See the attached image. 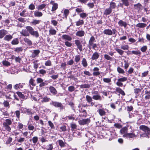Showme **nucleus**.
<instances>
[{
    "label": "nucleus",
    "instance_id": "1",
    "mask_svg": "<svg viewBox=\"0 0 150 150\" xmlns=\"http://www.w3.org/2000/svg\"><path fill=\"white\" fill-rule=\"evenodd\" d=\"M50 105H52L56 108H58L60 111H62L65 109V106L60 102L51 101Z\"/></svg>",
    "mask_w": 150,
    "mask_h": 150
},
{
    "label": "nucleus",
    "instance_id": "2",
    "mask_svg": "<svg viewBox=\"0 0 150 150\" xmlns=\"http://www.w3.org/2000/svg\"><path fill=\"white\" fill-rule=\"evenodd\" d=\"M140 129L144 131L145 133L141 135V137H144L150 134V128L147 126L142 125L140 126Z\"/></svg>",
    "mask_w": 150,
    "mask_h": 150
},
{
    "label": "nucleus",
    "instance_id": "3",
    "mask_svg": "<svg viewBox=\"0 0 150 150\" xmlns=\"http://www.w3.org/2000/svg\"><path fill=\"white\" fill-rule=\"evenodd\" d=\"M12 123V122L11 120L6 119L5 120V122L3 124V127L6 130L9 132H10L11 129L9 125H11Z\"/></svg>",
    "mask_w": 150,
    "mask_h": 150
},
{
    "label": "nucleus",
    "instance_id": "4",
    "mask_svg": "<svg viewBox=\"0 0 150 150\" xmlns=\"http://www.w3.org/2000/svg\"><path fill=\"white\" fill-rule=\"evenodd\" d=\"M117 31L115 29H113L112 30L110 29H105L103 31V33L104 34L107 35H111L112 34L116 35Z\"/></svg>",
    "mask_w": 150,
    "mask_h": 150
},
{
    "label": "nucleus",
    "instance_id": "5",
    "mask_svg": "<svg viewBox=\"0 0 150 150\" xmlns=\"http://www.w3.org/2000/svg\"><path fill=\"white\" fill-rule=\"evenodd\" d=\"M31 26H28L25 27V29H23L21 32V34L23 36L27 37L30 35Z\"/></svg>",
    "mask_w": 150,
    "mask_h": 150
},
{
    "label": "nucleus",
    "instance_id": "6",
    "mask_svg": "<svg viewBox=\"0 0 150 150\" xmlns=\"http://www.w3.org/2000/svg\"><path fill=\"white\" fill-rule=\"evenodd\" d=\"M91 122L89 118H86L79 120L78 121L79 124L81 125H88Z\"/></svg>",
    "mask_w": 150,
    "mask_h": 150
},
{
    "label": "nucleus",
    "instance_id": "7",
    "mask_svg": "<svg viewBox=\"0 0 150 150\" xmlns=\"http://www.w3.org/2000/svg\"><path fill=\"white\" fill-rule=\"evenodd\" d=\"M30 35L36 38H38L39 36V33L38 31L34 30V28L31 26Z\"/></svg>",
    "mask_w": 150,
    "mask_h": 150
},
{
    "label": "nucleus",
    "instance_id": "8",
    "mask_svg": "<svg viewBox=\"0 0 150 150\" xmlns=\"http://www.w3.org/2000/svg\"><path fill=\"white\" fill-rule=\"evenodd\" d=\"M129 0H121L122 2V3H119L117 6L118 7L119 6H121L122 8L123 7V5L126 6H128L129 5Z\"/></svg>",
    "mask_w": 150,
    "mask_h": 150
},
{
    "label": "nucleus",
    "instance_id": "9",
    "mask_svg": "<svg viewBox=\"0 0 150 150\" xmlns=\"http://www.w3.org/2000/svg\"><path fill=\"white\" fill-rule=\"evenodd\" d=\"M75 43L80 51H82L83 50L82 46L80 41L79 40H75Z\"/></svg>",
    "mask_w": 150,
    "mask_h": 150
},
{
    "label": "nucleus",
    "instance_id": "10",
    "mask_svg": "<svg viewBox=\"0 0 150 150\" xmlns=\"http://www.w3.org/2000/svg\"><path fill=\"white\" fill-rule=\"evenodd\" d=\"M123 136L127 138H132L136 137V135L134 133H129L127 134H125Z\"/></svg>",
    "mask_w": 150,
    "mask_h": 150
},
{
    "label": "nucleus",
    "instance_id": "11",
    "mask_svg": "<svg viewBox=\"0 0 150 150\" xmlns=\"http://www.w3.org/2000/svg\"><path fill=\"white\" fill-rule=\"evenodd\" d=\"M32 51L31 56L33 58L37 56L40 52V51L38 50H33Z\"/></svg>",
    "mask_w": 150,
    "mask_h": 150
},
{
    "label": "nucleus",
    "instance_id": "12",
    "mask_svg": "<svg viewBox=\"0 0 150 150\" xmlns=\"http://www.w3.org/2000/svg\"><path fill=\"white\" fill-rule=\"evenodd\" d=\"M9 92V93L6 95L5 96L7 99H12L13 96H15V93L11 91Z\"/></svg>",
    "mask_w": 150,
    "mask_h": 150
},
{
    "label": "nucleus",
    "instance_id": "13",
    "mask_svg": "<svg viewBox=\"0 0 150 150\" xmlns=\"http://www.w3.org/2000/svg\"><path fill=\"white\" fill-rule=\"evenodd\" d=\"M57 142L58 143L59 145L61 148L65 147L66 146V143L64 141L62 140L59 139L57 141Z\"/></svg>",
    "mask_w": 150,
    "mask_h": 150
},
{
    "label": "nucleus",
    "instance_id": "14",
    "mask_svg": "<svg viewBox=\"0 0 150 150\" xmlns=\"http://www.w3.org/2000/svg\"><path fill=\"white\" fill-rule=\"evenodd\" d=\"M62 38L63 40H65L68 41H71L72 38L68 35H63L62 36Z\"/></svg>",
    "mask_w": 150,
    "mask_h": 150
},
{
    "label": "nucleus",
    "instance_id": "15",
    "mask_svg": "<svg viewBox=\"0 0 150 150\" xmlns=\"http://www.w3.org/2000/svg\"><path fill=\"white\" fill-rule=\"evenodd\" d=\"M99 57V54L97 52H95L92 54L91 59L93 60L97 59Z\"/></svg>",
    "mask_w": 150,
    "mask_h": 150
},
{
    "label": "nucleus",
    "instance_id": "16",
    "mask_svg": "<svg viewBox=\"0 0 150 150\" xmlns=\"http://www.w3.org/2000/svg\"><path fill=\"white\" fill-rule=\"evenodd\" d=\"M35 80L31 78L29 80V85L30 86V88L32 90L33 88V87L35 86V83H34Z\"/></svg>",
    "mask_w": 150,
    "mask_h": 150
},
{
    "label": "nucleus",
    "instance_id": "17",
    "mask_svg": "<svg viewBox=\"0 0 150 150\" xmlns=\"http://www.w3.org/2000/svg\"><path fill=\"white\" fill-rule=\"evenodd\" d=\"M50 4L52 5L51 11H54L57 10L58 8V4L57 3H55L54 1H51Z\"/></svg>",
    "mask_w": 150,
    "mask_h": 150
},
{
    "label": "nucleus",
    "instance_id": "18",
    "mask_svg": "<svg viewBox=\"0 0 150 150\" xmlns=\"http://www.w3.org/2000/svg\"><path fill=\"white\" fill-rule=\"evenodd\" d=\"M112 10L111 8H107L105 9L103 13V14L105 15H109L112 12Z\"/></svg>",
    "mask_w": 150,
    "mask_h": 150
},
{
    "label": "nucleus",
    "instance_id": "19",
    "mask_svg": "<svg viewBox=\"0 0 150 150\" xmlns=\"http://www.w3.org/2000/svg\"><path fill=\"white\" fill-rule=\"evenodd\" d=\"M49 89L51 93H52L53 95H55L57 92L55 88L53 86H50Z\"/></svg>",
    "mask_w": 150,
    "mask_h": 150
},
{
    "label": "nucleus",
    "instance_id": "20",
    "mask_svg": "<svg viewBox=\"0 0 150 150\" xmlns=\"http://www.w3.org/2000/svg\"><path fill=\"white\" fill-rule=\"evenodd\" d=\"M85 34V32L83 30H79L76 32V36L79 37H82Z\"/></svg>",
    "mask_w": 150,
    "mask_h": 150
},
{
    "label": "nucleus",
    "instance_id": "21",
    "mask_svg": "<svg viewBox=\"0 0 150 150\" xmlns=\"http://www.w3.org/2000/svg\"><path fill=\"white\" fill-rule=\"evenodd\" d=\"M13 38V35H11L9 34L6 35L4 38V40L5 41L9 42Z\"/></svg>",
    "mask_w": 150,
    "mask_h": 150
},
{
    "label": "nucleus",
    "instance_id": "22",
    "mask_svg": "<svg viewBox=\"0 0 150 150\" xmlns=\"http://www.w3.org/2000/svg\"><path fill=\"white\" fill-rule=\"evenodd\" d=\"M7 31L4 30L2 29L0 30V38H2L7 34Z\"/></svg>",
    "mask_w": 150,
    "mask_h": 150
},
{
    "label": "nucleus",
    "instance_id": "23",
    "mask_svg": "<svg viewBox=\"0 0 150 150\" xmlns=\"http://www.w3.org/2000/svg\"><path fill=\"white\" fill-rule=\"evenodd\" d=\"M68 77L74 81H76L78 80L77 78L75 77L72 74V71L69 72L68 73Z\"/></svg>",
    "mask_w": 150,
    "mask_h": 150
},
{
    "label": "nucleus",
    "instance_id": "24",
    "mask_svg": "<svg viewBox=\"0 0 150 150\" xmlns=\"http://www.w3.org/2000/svg\"><path fill=\"white\" fill-rule=\"evenodd\" d=\"M118 24L121 27H124L126 28L127 25V23L125 21H124L122 20H120L119 21Z\"/></svg>",
    "mask_w": 150,
    "mask_h": 150
},
{
    "label": "nucleus",
    "instance_id": "25",
    "mask_svg": "<svg viewBox=\"0 0 150 150\" xmlns=\"http://www.w3.org/2000/svg\"><path fill=\"white\" fill-rule=\"evenodd\" d=\"M51 100V99L47 96L44 97L42 98V100L41 101L42 103H46L49 102Z\"/></svg>",
    "mask_w": 150,
    "mask_h": 150
},
{
    "label": "nucleus",
    "instance_id": "26",
    "mask_svg": "<svg viewBox=\"0 0 150 150\" xmlns=\"http://www.w3.org/2000/svg\"><path fill=\"white\" fill-rule=\"evenodd\" d=\"M130 53V54H134L136 55H138L140 56L141 54V52L138 50H137L136 51L133 50L131 51H129Z\"/></svg>",
    "mask_w": 150,
    "mask_h": 150
},
{
    "label": "nucleus",
    "instance_id": "27",
    "mask_svg": "<svg viewBox=\"0 0 150 150\" xmlns=\"http://www.w3.org/2000/svg\"><path fill=\"white\" fill-rule=\"evenodd\" d=\"M42 13L41 12L38 11H34V15L36 17H40L42 16Z\"/></svg>",
    "mask_w": 150,
    "mask_h": 150
},
{
    "label": "nucleus",
    "instance_id": "28",
    "mask_svg": "<svg viewBox=\"0 0 150 150\" xmlns=\"http://www.w3.org/2000/svg\"><path fill=\"white\" fill-rule=\"evenodd\" d=\"M41 21L40 20H37L36 19H33L32 21L30 22V23L34 25L39 24L41 22Z\"/></svg>",
    "mask_w": 150,
    "mask_h": 150
},
{
    "label": "nucleus",
    "instance_id": "29",
    "mask_svg": "<svg viewBox=\"0 0 150 150\" xmlns=\"http://www.w3.org/2000/svg\"><path fill=\"white\" fill-rule=\"evenodd\" d=\"M23 84L19 83L18 84H16L14 86V88L16 90L18 89H20L23 88Z\"/></svg>",
    "mask_w": 150,
    "mask_h": 150
},
{
    "label": "nucleus",
    "instance_id": "30",
    "mask_svg": "<svg viewBox=\"0 0 150 150\" xmlns=\"http://www.w3.org/2000/svg\"><path fill=\"white\" fill-rule=\"evenodd\" d=\"M24 41L25 43L27 44L28 45L31 46L32 45V42L28 38H25L24 39Z\"/></svg>",
    "mask_w": 150,
    "mask_h": 150
},
{
    "label": "nucleus",
    "instance_id": "31",
    "mask_svg": "<svg viewBox=\"0 0 150 150\" xmlns=\"http://www.w3.org/2000/svg\"><path fill=\"white\" fill-rule=\"evenodd\" d=\"M19 42V40L17 38H14L11 42V44L13 45H17Z\"/></svg>",
    "mask_w": 150,
    "mask_h": 150
},
{
    "label": "nucleus",
    "instance_id": "32",
    "mask_svg": "<svg viewBox=\"0 0 150 150\" xmlns=\"http://www.w3.org/2000/svg\"><path fill=\"white\" fill-rule=\"evenodd\" d=\"M109 8H110L112 10L113 9H115L116 7V5L115 2L111 1L110 3Z\"/></svg>",
    "mask_w": 150,
    "mask_h": 150
},
{
    "label": "nucleus",
    "instance_id": "33",
    "mask_svg": "<svg viewBox=\"0 0 150 150\" xmlns=\"http://www.w3.org/2000/svg\"><path fill=\"white\" fill-rule=\"evenodd\" d=\"M49 83L48 81L45 80L44 81H43L39 85V87L40 88L42 87L45 86L47 85Z\"/></svg>",
    "mask_w": 150,
    "mask_h": 150
},
{
    "label": "nucleus",
    "instance_id": "34",
    "mask_svg": "<svg viewBox=\"0 0 150 150\" xmlns=\"http://www.w3.org/2000/svg\"><path fill=\"white\" fill-rule=\"evenodd\" d=\"M38 60H34L33 61V67L35 69V71H36L37 68L38 67V65L40 64L37 63Z\"/></svg>",
    "mask_w": 150,
    "mask_h": 150
},
{
    "label": "nucleus",
    "instance_id": "35",
    "mask_svg": "<svg viewBox=\"0 0 150 150\" xmlns=\"http://www.w3.org/2000/svg\"><path fill=\"white\" fill-rule=\"evenodd\" d=\"M145 95L146 96L145 97V98L146 99H150V91H148L146 90L145 91Z\"/></svg>",
    "mask_w": 150,
    "mask_h": 150
},
{
    "label": "nucleus",
    "instance_id": "36",
    "mask_svg": "<svg viewBox=\"0 0 150 150\" xmlns=\"http://www.w3.org/2000/svg\"><path fill=\"white\" fill-rule=\"evenodd\" d=\"M92 98L93 99L96 100H102L101 96L99 95V94L97 95H93L92 96Z\"/></svg>",
    "mask_w": 150,
    "mask_h": 150
},
{
    "label": "nucleus",
    "instance_id": "37",
    "mask_svg": "<svg viewBox=\"0 0 150 150\" xmlns=\"http://www.w3.org/2000/svg\"><path fill=\"white\" fill-rule=\"evenodd\" d=\"M68 118L69 120H77L78 119V118L76 117V115L74 114L68 116Z\"/></svg>",
    "mask_w": 150,
    "mask_h": 150
},
{
    "label": "nucleus",
    "instance_id": "38",
    "mask_svg": "<svg viewBox=\"0 0 150 150\" xmlns=\"http://www.w3.org/2000/svg\"><path fill=\"white\" fill-rule=\"evenodd\" d=\"M81 64L83 66L85 67H86L88 66V64L87 63L86 59L85 58H83L82 59L81 61Z\"/></svg>",
    "mask_w": 150,
    "mask_h": 150
},
{
    "label": "nucleus",
    "instance_id": "39",
    "mask_svg": "<svg viewBox=\"0 0 150 150\" xmlns=\"http://www.w3.org/2000/svg\"><path fill=\"white\" fill-rule=\"evenodd\" d=\"M146 26V24L142 23H139L136 25V27L142 28H144Z\"/></svg>",
    "mask_w": 150,
    "mask_h": 150
},
{
    "label": "nucleus",
    "instance_id": "40",
    "mask_svg": "<svg viewBox=\"0 0 150 150\" xmlns=\"http://www.w3.org/2000/svg\"><path fill=\"white\" fill-rule=\"evenodd\" d=\"M97 112L101 116L104 115L106 113L104 110V109H99L98 110Z\"/></svg>",
    "mask_w": 150,
    "mask_h": 150
},
{
    "label": "nucleus",
    "instance_id": "41",
    "mask_svg": "<svg viewBox=\"0 0 150 150\" xmlns=\"http://www.w3.org/2000/svg\"><path fill=\"white\" fill-rule=\"evenodd\" d=\"M104 58L106 60L111 61H112L113 60V57H110L107 54H105L104 55Z\"/></svg>",
    "mask_w": 150,
    "mask_h": 150
},
{
    "label": "nucleus",
    "instance_id": "42",
    "mask_svg": "<svg viewBox=\"0 0 150 150\" xmlns=\"http://www.w3.org/2000/svg\"><path fill=\"white\" fill-rule=\"evenodd\" d=\"M81 60V56L80 55L77 54L74 56V61L76 63H78Z\"/></svg>",
    "mask_w": 150,
    "mask_h": 150
},
{
    "label": "nucleus",
    "instance_id": "43",
    "mask_svg": "<svg viewBox=\"0 0 150 150\" xmlns=\"http://www.w3.org/2000/svg\"><path fill=\"white\" fill-rule=\"evenodd\" d=\"M69 13V11L68 9H65L64 12V13L63 15V18H67L68 15Z\"/></svg>",
    "mask_w": 150,
    "mask_h": 150
},
{
    "label": "nucleus",
    "instance_id": "44",
    "mask_svg": "<svg viewBox=\"0 0 150 150\" xmlns=\"http://www.w3.org/2000/svg\"><path fill=\"white\" fill-rule=\"evenodd\" d=\"M49 34L54 35L56 34V31L53 28H50L49 30Z\"/></svg>",
    "mask_w": 150,
    "mask_h": 150
},
{
    "label": "nucleus",
    "instance_id": "45",
    "mask_svg": "<svg viewBox=\"0 0 150 150\" xmlns=\"http://www.w3.org/2000/svg\"><path fill=\"white\" fill-rule=\"evenodd\" d=\"M70 125L71 128V130H72V132L75 131V130L76 129L77 126L75 124L72 123Z\"/></svg>",
    "mask_w": 150,
    "mask_h": 150
},
{
    "label": "nucleus",
    "instance_id": "46",
    "mask_svg": "<svg viewBox=\"0 0 150 150\" xmlns=\"http://www.w3.org/2000/svg\"><path fill=\"white\" fill-rule=\"evenodd\" d=\"M23 50V49L22 47H17L14 50V51L19 53L20 52H21Z\"/></svg>",
    "mask_w": 150,
    "mask_h": 150
},
{
    "label": "nucleus",
    "instance_id": "47",
    "mask_svg": "<svg viewBox=\"0 0 150 150\" xmlns=\"http://www.w3.org/2000/svg\"><path fill=\"white\" fill-rule=\"evenodd\" d=\"M86 100L88 103H90L92 101L93 98L90 96L87 95L86 96Z\"/></svg>",
    "mask_w": 150,
    "mask_h": 150
},
{
    "label": "nucleus",
    "instance_id": "48",
    "mask_svg": "<svg viewBox=\"0 0 150 150\" xmlns=\"http://www.w3.org/2000/svg\"><path fill=\"white\" fill-rule=\"evenodd\" d=\"M84 24V21L82 20H79L78 21L76 22V25L77 26H79L82 25Z\"/></svg>",
    "mask_w": 150,
    "mask_h": 150
},
{
    "label": "nucleus",
    "instance_id": "49",
    "mask_svg": "<svg viewBox=\"0 0 150 150\" xmlns=\"http://www.w3.org/2000/svg\"><path fill=\"white\" fill-rule=\"evenodd\" d=\"M90 86L89 84H84L80 86V88H89Z\"/></svg>",
    "mask_w": 150,
    "mask_h": 150
},
{
    "label": "nucleus",
    "instance_id": "50",
    "mask_svg": "<svg viewBox=\"0 0 150 150\" xmlns=\"http://www.w3.org/2000/svg\"><path fill=\"white\" fill-rule=\"evenodd\" d=\"M26 113L28 115H32L34 113L33 111V110L31 109H27Z\"/></svg>",
    "mask_w": 150,
    "mask_h": 150
},
{
    "label": "nucleus",
    "instance_id": "51",
    "mask_svg": "<svg viewBox=\"0 0 150 150\" xmlns=\"http://www.w3.org/2000/svg\"><path fill=\"white\" fill-rule=\"evenodd\" d=\"M127 128L126 127L122 128L120 130V132L122 134H125L127 132Z\"/></svg>",
    "mask_w": 150,
    "mask_h": 150
},
{
    "label": "nucleus",
    "instance_id": "52",
    "mask_svg": "<svg viewBox=\"0 0 150 150\" xmlns=\"http://www.w3.org/2000/svg\"><path fill=\"white\" fill-rule=\"evenodd\" d=\"M16 93L20 98L23 99H25V96L23 94H22V93L18 91L16 92Z\"/></svg>",
    "mask_w": 150,
    "mask_h": 150
},
{
    "label": "nucleus",
    "instance_id": "53",
    "mask_svg": "<svg viewBox=\"0 0 150 150\" xmlns=\"http://www.w3.org/2000/svg\"><path fill=\"white\" fill-rule=\"evenodd\" d=\"M47 147L45 149L46 150H52L53 149V146L52 144H49L47 146Z\"/></svg>",
    "mask_w": 150,
    "mask_h": 150
},
{
    "label": "nucleus",
    "instance_id": "54",
    "mask_svg": "<svg viewBox=\"0 0 150 150\" xmlns=\"http://www.w3.org/2000/svg\"><path fill=\"white\" fill-rule=\"evenodd\" d=\"M46 5L45 4H42L38 6L37 7V9L38 10H40L45 8Z\"/></svg>",
    "mask_w": 150,
    "mask_h": 150
},
{
    "label": "nucleus",
    "instance_id": "55",
    "mask_svg": "<svg viewBox=\"0 0 150 150\" xmlns=\"http://www.w3.org/2000/svg\"><path fill=\"white\" fill-rule=\"evenodd\" d=\"M69 105H70L71 106V108L72 110H74V111L75 112H78L77 111V109L76 110L74 108V104L72 103V102H70L69 103Z\"/></svg>",
    "mask_w": 150,
    "mask_h": 150
},
{
    "label": "nucleus",
    "instance_id": "56",
    "mask_svg": "<svg viewBox=\"0 0 150 150\" xmlns=\"http://www.w3.org/2000/svg\"><path fill=\"white\" fill-rule=\"evenodd\" d=\"M38 137L35 136L33 137L32 138V141L33 143L35 144L38 140Z\"/></svg>",
    "mask_w": 150,
    "mask_h": 150
},
{
    "label": "nucleus",
    "instance_id": "57",
    "mask_svg": "<svg viewBox=\"0 0 150 150\" xmlns=\"http://www.w3.org/2000/svg\"><path fill=\"white\" fill-rule=\"evenodd\" d=\"M118 81L121 82L126 81L127 80V78L125 77H123L122 78L118 79Z\"/></svg>",
    "mask_w": 150,
    "mask_h": 150
},
{
    "label": "nucleus",
    "instance_id": "58",
    "mask_svg": "<svg viewBox=\"0 0 150 150\" xmlns=\"http://www.w3.org/2000/svg\"><path fill=\"white\" fill-rule=\"evenodd\" d=\"M117 71L120 74H124L125 73L123 69L119 67L117 68Z\"/></svg>",
    "mask_w": 150,
    "mask_h": 150
},
{
    "label": "nucleus",
    "instance_id": "59",
    "mask_svg": "<svg viewBox=\"0 0 150 150\" xmlns=\"http://www.w3.org/2000/svg\"><path fill=\"white\" fill-rule=\"evenodd\" d=\"M75 89V88L73 86H70L68 87V90L70 92H72L74 91Z\"/></svg>",
    "mask_w": 150,
    "mask_h": 150
},
{
    "label": "nucleus",
    "instance_id": "60",
    "mask_svg": "<svg viewBox=\"0 0 150 150\" xmlns=\"http://www.w3.org/2000/svg\"><path fill=\"white\" fill-rule=\"evenodd\" d=\"M80 17L83 18H86L88 16V14L85 13H82L79 14Z\"/></svg>",
    "mask_w": 150,
    "mask_h": 150
},
{
    "label": "nucleus",
    "instance_id": "61",
    "mask_svg": "<svg viewBox=\"0 0 150 150\" xmlns=\"http://www.w3.org/2000/svg\"><path fill=\"white\" fill-rule=\"evenodd\" d=\"M115 50L120 55H122L124 52L123 51L119 49H115Z\"/></svg>",
    "mask_w": 150,
    "mask_h": 150
},
{
    "label": "nucleus",
    "instance_id": "62",
    "mask_svg": "<svg viewBox=\"0 0 150 150\" xmlns=\"http://www.w3.org/2000/svg\"><path fill=\"white\" fill-rule=\"evenodd\" d=\"M35 6L33 3L30 4L28 6V8L30 10H33L35 9Z\"/></svg>",
    "mask_w": 150,
    "mask_h": 150
},
{
    "label": "nucleus",
    "instance_id": "63",
    "mask_svg": "<svg viewBox=\"0 0 150 150\" xmlns=\"http://www.w3.org/2000/svg\"><path fill=\"white\" fill-rule=\"evenodd\" d=\"M121 48L124 50H128L129 46L127 45H122L120 46Z\"/></svg>",
    "mask_w": 150,
    "mask_h": 150
},
{
    "label": "nucleus",
    "instance_id": "64",
    "mask_svg": "<svg viewBox=\"0 0 150 150\" xmlns=\"http://www.w3.org/2000/svg\"><path fill=\"white\" fill-rule=\"evenodd\" d=\"M76 11L79 13H80L83 12L84 10L82 9L81 8H77L76 9Z\"/></svg>",
    "mask_w": 150,
    "mask_h": 150
}]
</instances>
